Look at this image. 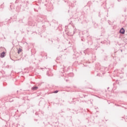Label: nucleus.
Returning a JSON list of instances; mask_svg holds the SVG:
<instances>
[{
  "instance_id": "6",
  "label": "nucleus",
  "mask_w": 127,
  "mask_h": 127,
  "mask_svg": "<svg viewBox=\"0 0 127 127\" xmlns=\"http://www.w3.org/2000/svg\"><path fill=\"white\" fill-rule=\"evenodd\" d=\"M62 69H64V66H63V67H62Z\"/></svg>"
},
{
  "instance_id": "4",
  "label": "nucleus",
  "mask_w": 127,
  "mask_h": 127,
  "mask_svg": "<svg viewBox=\"0 0 127 127\" xmlns=\"http://www.w3.org/2000/svg\"><path fill=\"white\" fill-rule=\"evenodd\" d=\"M21 52V49L20 48H19L18 49L17 53H18V54H19V53H20Z\"/></svg>"
},
{
  "instance_id": "8",
  "label": "nucleus",
  "mask_w": 127,
  "mask_h": 127,
  "mask_svg": "<svg viewBox=\"0 0 127 127\" xmlns=\"http://www.w3.org/2000/svg\"><path fill=\"white\" fill-rule=\"evenodd\" d=\"M121 52H123V50H121Z\"/></svg>"
},
{
  "instance_id": "5",
  "label": "nucleus",
  "mask_w": 127,
  "mask_h": 127,
  "mask_svg": "<svg viewBox=\"0 0 127 127\" xmlns=\"http://www.w3.org/2000/svg\"><path fill=\"white\" fill-rule=\"evenodd\" d=\"M58 92V90H56L54 92V93H55V94H57Z\"/></svg>"
},
{
  "instance_id": "1",
  "label": "nucleus",
  "mask_w": 127,
  "mask_h": 127,
  "mask_svg": "<svg viewBox=\"0 0 127 127\" xmlns=\"http://www.w3.org/2000/svg\"><path fill=\"white\" fill-rule=\"evenodd\" d=\"M125 32H126V30L124 29V28H122L120 30V33H122V34H125Z\"/></svg>"
},
{
  "instance_id": "2",
  "label": "nucleus",
  "mask_w": 127,
  "mask_h": 127,
  "mask_svg": "<svg viewBox=\"0 0 127 127\" xmlns=\"http://www.w3.org/2000/svg\"><path fill=\"white\" fill-rule=\"evenodd\" d=\"M37 89H38V87H37V86H34V87H32V90H33V91H36V90H37Z\"/></svg>"
},
{
  "instance_id": "7",
  "label": "nucleus",
  "mask_w": 127,
  "mask_h": 127,
  "mask_svg": "<svg viewBox=\"0 0 127 127\" xmlns=\"http://www.w3.org/2000/svg\"><path fill=\"white\" fill-rule=\"evenodd\" d=\"M63 71H62V73H63V72H64V69H63Z\"/></svg>"
},
{
  "instance_id": "9",
  "label": "nucleus",
  "mask_w": 127,
  "mask_h": 127,
  "mask_svg": "<svg viewBox=\"0 0 127 127\" xmlns=\"http://www.w3.org/2000/svg\"><path fill=\"white\" fill-rule=\"evenodd\" d=\"M118 0V1H121V0Z\"/></svg>"
},
{
  "instance_id": "3",
  "label": "nucleus",
  "mask_w": 127,
  "mask_h": 127,
  "mask_svg": "<svg viewBox=\"0 0 127 127\" xmlns=\"http://www.w3.org/2000/svg\"><path fill=\"white\" fill-rule=\"evenodd\" d=\"M5 54V53H4V52H3L1 54V57H4V55Z\"/></svg>"
}]
</instances>
